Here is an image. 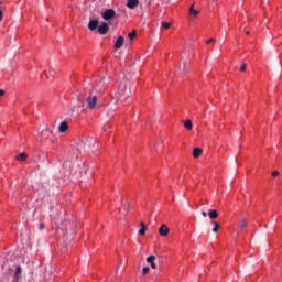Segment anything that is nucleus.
<instances>
[{
	"mask_svg": "<svg viewBox=\"0 0 282 282\" xmlns=\"http://www.w3.org/2000/svg\"><path fill=\"white\" fill-rule=\"evenodd\" d=\"M171 25V22H162V28H164L165 30H170Z\"/></svg>",
	"mask_w": 282,
	"mask_h": 282,
	"instance_id": "nucleus-23",
	"label": "nucleus"
},
{
	"mask_svg": "<svg viewBox=\"0 0 282 282\" xmlns=\"http://www.w3.org/2000/svg\"><path fill=\"white\" fill-rule=\"evenodd\" d=\"M148 263H150L152 270H155L156 265H155V256H150L147 258Z\"/></svg>",
	"mask_w": 282,
	"mask_h": 282,
	"instance_id": "nucleus-14",
	"label": "nucleus"
},
{
	"mask_svg": "<svg viewBox=\"0 0 282 282\" xmlns=\"http://www.w3.org/2000/svg\"><path fill=\"white\" fill-rule=\"evenodd\" d=\"M84 144H86V151H94L96 149V141L91 137L87 138Z\"/></svg>",
	"mask_w": 282,
	"mask_h": 282,
	"instance_id": "nucleus-6",
	"label": "nucleus"
},
{
	"mask_svg": "<svg viewBox=\"0 0 282 282\" xmlns=\"http://www.w3.org/2000/svg\"><path fill=\"white\" fill-rule=\"evenodd\" d=\"M124 45V36H119L115 43L116 50H120Z\"/></svg>",
	"mask_w": 282,
	"mask_h": 282,
	"instance_id": "nucleus-11",
	"label": "nucleus"
},
{
	"mask_svg": "<svg viewBox=\"0 0 282 282\" xmlns=\"http://www.w3.org/2000/svg\"><path fill=\"white\" fill-rule=\"evenodd\" d=\"M199 155H202V149H199V148H196V149H194V151H193V158H199Z\"/></svg>",
	"mask_w": 282,
	"mask_h": 282,
	"instance_id": "nucleus-20",
	"label": "nucleus"
},
{
	"mask_svg": "<svg viewBox=\"0 0 282 282\" xmlns=\"http://www.w3.org/2000/svg\"><path fill=\"white\" fill-rule=\"evenodd\" d=\"M51 217H53L54 219H56V217H58V213H56V214L52 213V214H51Z\"/></svg>",
	"mask_w": 282,
	"mask_h": 282,
	"instance_id": "nucleus-30",
	"label": "nucleus"
},
{
	"mask_svg": "<svg viewBox=\"0 0 282 282\" xmlns=\"http://www.w3.org/2000/svg\"><path fill=\"white\" fill-rule=\"evenodd\" d=\"M67 129H69V124L67 123V121L61 122V124L58 127L59 133H65L67 131Z\"/></svg>",
	"mask_w": 282,
	"mask_h": 282,
	"instance_id": "nucleus-12",
	"label": "nucleus"
},
{
	"mask_svg": "<svg viewBox=\"0 0 282 282\" xmlns=\"http://www.w3.org/2000/svg\"><path fill=\"white\" fill-rule=\"evenodd\" d=\"M44 228H45V223H40L39 229H40V230H43Z\"/></svg>",
	"mask_w": 282,
	"mask_h": 282,
	"instance_id": "nucleus-29",
	"label": "nucleus"
},
{
	"mask_svg": "<svg viewBox=\"0 0 282 282\" xmlns=\"http://www.w3.org/2000/svg\"><path fill=\"white\" fill-rule=\"evenodd\" d=\"M272 177H279V171H274L271 173Z\"/></svg>",
	"mask_w": 282,
	"mask_h": 282,
	"instance_id": "nucleus-28",
	"label": "nucleus"
},
{
	"mask_svg": "<svg viewBox=\"0 0 282 282\" xmlns=\"http://www.w3.org/2000/svg\"><path fill=\"white\" fill-rule=\"evenodd\" d=\"M210 43H216V40L212 37V39H209V40L206 41V44H207V45H210Z\"/></svg>",
	"mask_w": 282,
	"mask_h": 282,
	"instance_id": "nucleus-27",
	"label": "nucleus"
},
{
	"mask_svg": "<svg viewBox=\"0 0 282 282\" xmlns=\"http://www.w3.org/2000/svg\"><path fill=\"white\" fill-rule=\"evenodd\" d=\"M69 221L62 223V228H65L67 230V226H69Z\"/></svg>",
	"mask_w": 282,
	"mask_h": 282,
	"instance_id": "nucleus-26",
	"label": "nucleus"
},
{
	"mask_svg": "<svg viewBox=\"0 0 282 282\" xmlns=\"http://www.w3.org/2000/svg\"><path fill=\"white\" fill-rule=\"evenodd\" d=\"M169 232H170L169 226H166V224L161 225V227L159 228V235L161 237H169Z\"/></svg>",
	"mask_w": 282,
	"mask_h": 282,
	"instance_id": "nucleus-8",
	"label": "nucleus"
},
{
	"mask_svg": "<svg viewBox=\"0 0 282 282\" xmlns=\"http://www.w3.org/2000/svg\"><path fill=\"white\" fill-rule=\"evenodd\" d=\"M247 34H250V31H247Z\"/></svg>",
	"mask_w": 282,
	"mask_h": 282,
	"instance_id": "nucleus-34",
	"label": "nucleus"
},
{
	"mask_svg": "<svg viewBox=\"0 0 282 282\" xmlns=\"http://www.w3.org/2000/svg\"><path fill=\"white\" fill-rule=\"evenodd\" d=\"M213 224H214V228L212 229L213 232H219V224L215 221Z\"/></svg>",
	"mask_w": 282,
	"mask_h": 282,
	"instance_id": "nucleus-22",
	"label": "nucleus"
},
{
	"mask_svg": "<svg viewBox=\"0 0 282 282\" xmlns=\"http://www.w3.org/2000/svg\"><path fill=\"white\" fill-rule=\"evenodd\" d=\"M184 69H186V65H184Z\"/></svg>",
	"mask_w": 282,
	"mask_h": 282,
	"instance_id": "nucleus-35",
	"label": "nucleus"
},
{
	"mask_svg": "<svg viewBox=\"0 0 282 282\" xmlns=\"http://www.w3.org/2000/svg\"><path fill=\"white\" fill-rule=\"evenodd\" d=\"M83 151H87V144L85 143V141H79L77 142L76 147L73 149V153L75 158H78V155H80Z\"/></svg>",
	"mask_w": 282,
	"mask_h": 282,
	"instance_id": "nucleus-3",
	"label": "nucleus"
},
{
	"mask_svg": "<svg viewBox=\"0 0 282 282\" xmlns=\"http://www.w3.org/2000/svg\"><path fill=\"white\" fill-rule=\"evenodd\" d=\"M138 6H140V0H128L127 2V8H129V10H135Z\"/></svg>",
	"mask_w": 282,
	"mask_h": 282,
	"instance_id": "nucleus-10",
	"label": "nucleus"
},
{
	"mask_svg": "<svg viewBox=\"0 0 282 282\" xmlns=\"http://www.w3.org/2000/svg\"><path fill=\"white\" fill-rule=\"evenodd\" d=\"M149 267H144L143 269H142V274H143V276L144 275H147V274H149Z\"/></svg>",
	"mask_w": 282,
	"mask_h": 282,
	"instance_id": "nucleus-24",
	"label": "nucleus"
},
{
	"mask_svg": "<svg viewBox=\"0 0 282 282\" xmlns=\"http://www.w3.org/2000/svg\"><path fill=\"white\" fill-rule=\"evenodd\" d=\"M3 21V11L0 10V22Z\"/></svg>",
	"mask_w": 282,
	"mask_h": 282,
	"instance_id": "nucleus-31",
	"label": "nucleus"
},
{
	"mask_svg": "<svg viewBox=\"0 0 282 282\" xmlns=\"http://www.w3.org/2000/svg\"><path fill=\"white\" fill-rule=\"evenodd\" d=\"M3 272H7V274H12L13 272V282L21 281L23 269L21 265L14 264V262L7 260L2 264Z\"/></svg>",
	"mask_w": 282,
	"mask_h": 282,
	"instance_id": "nucleus-1",
	"label": "nucleus"
},
{
	"mask_svg": "<svg viewBox=\"0 0 282 282\" xmlns=\"http://www.w3.org/2000/svg\"><path fill=\"white\" fill-rule=\"evenodd\" d=\"M17 160H19V162H25V160H28V155L25 153H20L17 155Z\"/></svg>",
	"mask_w": 282,
	"mask_h": 282,
	"instance_id": "nucleus-17",
	"label": "nucleus"
},
{
	"mask_svg": "<svg viewBox=\"0 0 282 282\" xmlns=\"http://www.w3.org/2000/svg\"><path fill=\"white\" fill-rule=\"evenodd\" d=\"M203 217H208V214L206 212H202Z\"/></svg>",
	"mask_w": 282,
	"mask_h": 282,
	"instance_id": "nucleus-33",
	"label": "nucleus"
},
{
	"mask_svg": "<svg viewBox=\"0 0 282 282\" xmlns=\"http://www.w3.org/2000/svg\"><path fill=\"white\" fill-rule=\"evenodd\" d=\"M104 21H111V19H116V10L107 9L101 13Z\"/></svg>",
	"mask_w": 282,
	"mask_h": 282,
	"instance_id": "nucleus-5",
	"label": "nucleus"
},
{
	"mask_svg": "<svg viewBox=\"0 0 282 282\" xmlns=\"http://www.w3.org/2000/svg\"><path fill=\"white\" fill-rule=\"evenodd\" d=\"M0 96H6V90L0 89Z\"/></svg>",
	"mask_w": 282,
	"mask_h": 282,
	"instance_id": "nucleus-32",
	"label": "nucleus"
},
{
	"mask_svg": "<svg viewBox=\"0 0 282 282\" xmlns=\"http://www.w3.org/2000/svg\"><path fill=\"white\" fill-rule=\"evenodd\" d=\"M88 109H96V105L98 102V97L96 95L91 94V90L89 91V96L86 99Z\"/></svg>",
	"mask_w": 282,
	"mask_h": 282,
	"instance_id": "nucleus-4",
	"label": "nucleus"
},
{
	"mask_svg": "<svg viewBox=\"0 0 282 282\" xmlns=\"http://www.w3.org/2000/svg\"><path fill=\"white\" fill-rule=\"evenodd\" d=\"M209 219H217L219 217V213H217V209H210L208 213Z\"/></svg>",
	"mask_w": 282,
	"mask_h": 282,
	"instance_id": "nucleus-15",
	"label": "nucleus"
},
{
	"mask_svg": "<svg viewBox=\"0 0 282 282\" xmlns=\"http://www.w3.org/2000/svg\"><path fill=\"white\" fill-rule=\"evenodd\" d=\"M135 36H138V33L135 31H132L128 34V39H130V41H133Z\"/></svg>",
	"mask_w": 282,
	"mask_h": 282,
	"instance_id": "nucleus-21",
	"label": "nucleus"
},
{
	"mask_svg": "<svg viewBox=\"0 0 282 282\" xmlns=\"http://www.w3.org/2000/svg\"><path fill=\"white\" fill-rule=\"evenodd\" d=\"M139 235H141V236L147 235V225H144V223H141V228L139 229Z\"/></svg>",
	"mask_w": 282,
	"mask_h": 282,
	"instance_id": "nucleus-18",
	"label": "nucleus"
},
{
	"mask_svg": "<svg viewBox=\"0 0 282 282\" xmlns=\"http://www.w3.org/2000/svg\"><path fill=\"white\" fill-rule=\"evenodd\" d=\"M119 102H124L131 96V88H129V80H123L120 83L117 93L115 94Z\"/></svg>",
	"mask_w": 282,
	"mask_h": 282,
	"instance_id": "nucleus-2",
	"label": "nucleus"
},
{
	"mask_svg": "<svg viewBox=\"0 0 282 282\" xmlns=\"http://www.w3.org/2000/svg\"><path fill=\"white\" fill-rule=\"evenodd\" d=\"M98 34L101 36H105L107 32H109V24L107 22H102L98 28H97Z\"/></svg>",
	"mask_w": 282,
	"mask_h": 282,
	"instance_id": "nucleus-7",
	"label": "nucleus"
},
{
	"mask_svg": "<svg viewBox=\"0 0 282 282\" xmlns=\"http://www.w3.org/2000/svg\"><path fill=\"white\" fill-rule=\"evenodd\" d=\"M189 14H193V17H199V11L195 10V4L191 6Z\"/></svg>",
	"mask_w": 282,
	"mask_h": 282,
	"instance_id": "nucleus-16",
	"label": "nucleus"
},
{
	"mask_svg": "<svg viewBox=\"0 0 282 282\" xmlns=\"http://www.w3.org/2000/svg\"><path fill=\"white\" fill-rule=\"evenodd\" d=\"M238 227L240 230H246L248 228V221L246 219H240L238 223Z\"/></svg>",
	"mask_w": 282,
	"mask_h": 282,
	"instance_id": "nucleus-13",
	"label": "nucleus"
},
{
	"mask_svg": "<svg viewBox=\"0 0 282 282\" xmlns=\"http://www.w3.org/2000/svg\"><path fill=\"white\" fill-rule=\"evenodd\" d=\"M247 68H248V64L243 63L240 67V72H246Z\"/></svg>",
	"mask_w": 282,
	"mask_h": 282,
	"instance_id": "nucleus-25",
	"label": "nucleus"
},
{
	"mask_svg": "<svg viewBox=\"0 0 282 282\" xmlns=\"http://www.w3.org/2000/svg\"><path fill=\"white\" fill-rule=\"evenodd\" d=\"M184 127H185V129H187V131H191L193 129V121L186 120L184 122Z\"/></svg>",
	"mask_w": 282,
	"mask_h": 282,
	"instance_id": "nucleus-19",
	"label": "nucleus"
},
{
	"mask_svg": "<svg viewBox=\"0 0 282 282\" xmlns=\"http://www.w3.org/2000/svg\"><path fill=\"white\" fill-rule=\"evenodd\" d=\"M98 23H99V21L97 19L89 20L88 30H90V32H95V30H98V26H99Z\"/></svg>",
	"mask_w": 282,
	"mask_h": 282,
	"instance_id": "nucleus-9",
	"label": "nucleus"
}]
</instances>
